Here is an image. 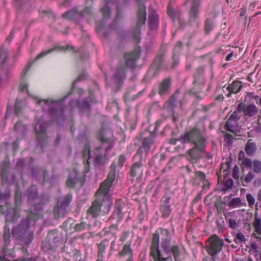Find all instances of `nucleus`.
I'll return each instance as SVG.
<instances>
[{
  "instance_id": "f257e3e1",
  "label": "nucleus",
  "mask_w": 261,
  "mask_h": 261,
  "mask_svg": "<svg viewBox=\"0 0 261 261\" xmlns=\"http://www.w3.org/2000/svg\"><path fill=\"white\" fill-rule=\"evenodd\" d=\"M162 236L161 247L163 251L168 256L164 257L161 250L159 249V234L158 232L153 233L150 254L154 261H172L173 255L175 261H181V250L178 244L173 243L171 244L172 236L174 234V229L171 232L165 228H160Z\"/></svg>"
},
{
  "instance_id": "f03ea898",
  "label": "nucleus",
  "mask_w": 261,
  "mask_h": 261,
  "mask_svg": "<svg viewBox=\"0 0 261 261\" xmlns=\"http://www.w3.org/2000/svg\"><path fill=\"white\" fill-rule=\"evenodd\" d=\"M177 141L180 142L184 145L190 143L193 145L192 147L187 151L190 159H199L200 154L204 151L206 141L204 137V134L197 126L193 127L185 131L178 139H171L170 144L175 145Z\"/></svg>"
},
{
  "instance_id": "7ed1b4c3",
  "label": "nucleus",
  "mask_w": 261,
  "mask_h": 261,
  "mask_svg": "<svg viewBox=\"0 0 261 261\" xmlns=\"http://www.w3.org/2000/svg\"><path fill=\"white\" fill-rule=\"evenodd\" d=\"M141 50L136 48L130 52H125L119 60L112 79L117 86L121 85L126 77V70H134L137 66V61L140 58Z\"/></svg>"
},
{
  "instance_id": "20e7f679",
  "label": "nucleus",
  "mask_w": 261,
  "mask_h": 261,
  "mask_svg": "<svg viewBox=\"0 0 261 261\" xmlns=\"http://www.w3.org/2000/svg\"><path fill=\"white\" fill-rule=\"evenodd\" d=\"M12 234L16 239L20 240L28 245L34 239V230L31 227V218L28 216L12 230Z\"/></svg>"
},
{
  "instance_id": "39448f33",
  "label": "nucleus",
  "mask_w": 261,
  "mask_h": 261,
  "mask_svg": "<svg viewBox=\"0 0 261 261\" xmlns=\"http://www.w3.org/2000/svg\"><path fill=\"white\" fill-rule=\"evenodd\" d=\"M101 144L96 148L94 153L96 156L94 163L97 165H102L107 164L109 160V153L114 147V142L109 139L101 137Z\"/></svg>"
},
{
  "instance_id": "423d86ee",
  "label": "nucleus",
  "mask_w": 261,
  "mask_h": 261,
  "mask_svg": "<svg viewBox=\"0 0 261 261\" xmlns=\"http://www.w3.org/2000/svg\"><path fill=\"white\" fill-rule=\"evenodd\" d=\"M63 242L62 233L57 229L48 232L45 240L42 243V248L45 251H55Z\"/></svg>"
},
{
  "instance_id": "0eeeda50",
  "label": "nucleus",
  "mask_w": 261,
  "mask_h": 261,
  "mask_svg": "<svg viewBox=\"0 0 261 261\" xmlns=\"http://www.w3.org/2000/svg\"><path fill=\"white\" fill-rule=\"evenodd\" d=\"M116 164L113 162L110 166V170L107 178L101 183L99 189L96 192V197H103L106 195L112 197V194H110V191L112 184L116 178Z\"/></svg>"
},
{
  "instance_id": "6e6552de",
  "label": "nucleus",
  "mask_w": 261,
  "mask_h": 261,
  "mask_svg": "<svg viewBox=\"0 0 261 261\" xmlns=\"http://www.w3.org/2000/svg\"><path fill=\"white\" fill-rule=\"evenodd\" d=\"M146 21V8L143 3L138 1V9L137 11V21L135 28L132 31L133 39L139 43L141 39V29L145 26Z\"/></svg>"
},
{
  "instance_id": "1a4fd4ad",
  "label": "nucleus",
  "mask_w": 261,
  "mask_h": 261,
  "mask_svg": "<svg viewBox=\"0 0 261 261\" xmlns=\"http://www.w3.org/2000/svg\"><path fill=\"white\" fill-rule=\"evenodd\" d=\"M72 199V195L71 193L67 194L58 203L57 208H54V215L55 219L58 220L60 218H63L70 210L69 204Z\"/></svg>"
},
{
  "instance_id": "9d476101",
  "label": "nucleus",
  "mask_w": 261,
  "mask_h": 261,
  "mask_svg": "<svg viewBox=\"0 0 261 261\" xmlns=\"http://www.w3.org/2000/svg\"><path fill=\"white\" fill-rule=\"evenodd\" d=\"M242 103L237 106V110L234 111L229 117L226 122V129L236 134L239 132V125L238 121L241 118Z\"/></svg>"
},
{
  "instance_id": "9b49d317",
  "label": "nucleus",
  "mask_w": 261,
  "mask_h": 261,
  "mask_svg": "<svg viewBox=\"0 0 261 261\" xmlns=\"http://www.w3.org/2000/svg\"><path fill=\"white\" fill-rule=\"evenodd\" d=\"M209 244L205 246L207 253L211 256L217 254L222 250L224 241L220 239L216 234L211 236L208 240Z\"/></svg>"
},
{
  "instance_id": "f8f14e48",
  "label": "nucleus",
  "mask_w": 261,
  "mask_h": 261,
  "mask_svg": "<svg viewBox=\"0 0 261 261\" xmlns=\"http://www.w3.org/2000/svg\"><path fill=\"white\" fill-rule=\"evenodd\" d=\"M43 102L46 106H48V109L51 115L53 117H58L62 116L64 112V108L62 106V100H39L37 103L41 104Z\"/></svg>"
},
{
  "instance_id": "ddd939ff",
  "label": "nucleus",
  "mask_w": 261,
  "mask_h": 261,
  "mask_svg": "<svg viewBox=\"0 0 261 261\" xmlns=\"http://www.w3.org/2000/svg\"><path fill=\"white\" fill-rule=\"evenodd\" d=\"M155 134L150 133V135L148 137H144L142 139L141 144L137 150L134 158H138V159L142 160L143 152H145L147 155L150 150L151 146L154 142Z\"/></svg>"
},
{
  "instance_id": "4468645a",
  "label": "nucleus",
  "mask_w": 261,
  "mask_h": 261,
  "mask_svg": "<svg viewBox=\"0 0 261 261\" xmlns=\"http://www.w3.org/2000/svg\"><path fill=\"white\" fill-rule=\"evenodd\" d=\"M20 195L17 193L15 196V207H10L7 210V222H15L20 217Z\"/></svg>"
},
{
  "instance_id": "2eb2a0df",
  "label": "nucleus",
  "mask_w": 261,
  "mask_h": 261,
  "mask_svg": "<svg viewBox=\"0 0 261 261\" xmlns=\"http://www.w3.org/2000/svg\"><path fill=\"white\" fill-rule=\"evenodd\" d=\"M84 179L83 174L79 172L76 169H73L69 172L66 184L68 188H74L75 186L79 183L82 185Z\"/></svg>"
},
{
  "instance_id": "dca6fc26",
  "label": "nucleus",
  "mask_w": 261,
  "mask_h": 261,
  "mask_svg": "<svg viewBox=\"0 0 261 261\" xmlns=\"http://www.w3.org/2000/svg\"><path fill=\"white\" fill-rule=\"evenodd\" d=\"M200 5L197 0H193L192 4L189 11V23L194 26L198 27L199 25L198 13L199 11Z\"/></svg>"
},
{
  "instance_id": "f3484780",
  "label": "nucleus",
  "mask_w": 261,
  "mask_h": 261,
  "mask_svg": "<svg viewBox=\"0 0 261 261\" xmlns=\"http://www.w3.org/2000/svg\"><path fill=\"white\" fill-rule=\"evenodd\" d=\"M36 131V139L38 141V145L43 148L46 143L47 136L46 133V126L45 123L37 124L35 126Z\"/></svg>"
},
{
  "instance_id": "a211bd4d",
  "label": "nucleus",
  "mask_w": 261,
  "mask_h": 261,
  "mask_svg": "<svg viewBox=\"0 0 261 261\" xmlns=\"http://www.w3.org/2000/svg\"><path fill=\"white\" fill-rule=\"evenodd\" d=\"M10 228L6 225L4 227V234H3V239L4 241V247L3 249V253L4 254V256H0V261H15L14 259L11 260L10 258L7 257L8 255V246H9L10 243Z\"/></svg>"
},
{
  "instance_id": "6ab92c4d",
  "label": "nucleus",
  "mask_w": 261,
  "mask_h": 261,
  "mask_svg": "<svg viewBox=\"0 0 261 261\" xmlns=\"http://www.w3.org/2000/svg\"><path fill=\"white\" fill-rule=\"evenodd\" d=\"M165 54V50H161L154 59L149 70V72H152V75H156L161 69L164 60Z\"/></svg>"
},
{
  "instance_id": "aec40b11",
  "label": "nucleus",
  "mask_w": 261,
  "mask_h": 261,
  "mask_svg": "<svg viewBox=\"0 0 261 261\" xmlns=\"http://www.w3.org/2000/svg\"><path fill=\"white\" fill-rule=\"evenodd\" d=\"M96 197L97 199H98L99 200V204L100 205L101 211H102L104 214L109 213L113 205L112 197L106 195L103 197Z\"/></svg>"
},
{
  "instance_id": "412c9836",
  "label": "nucleus",
  "mask_w": 261,
  "mask_h": 261,
  "mask_svg": "<svg viewBox=\"0 0 261 261\" xmlns=\"http://www.w3.org/2000/svg\"><path fill=\"white\" fill-rule=\"evenodd\" d=\"M171 79L169 77L164 79L159 86L158 93L160 96L168 95L171 88Z\"/></svg>"
},
{
  "instance_id": "4be33fe9",
  "label": "nucleus",
  "mask_w": 261,
  "mask_h": 261,
  "mask_svg": "<svg viewBox=\"0 0 261 261\" xmlns=\"http://www.w3.org/2000/svg\"><path fill=\"white\" fill-rule=\"evenodd\" d=\"M204 68L202 66L199 67L196 69V72L194 74V84L195 87H200L201 88L204 84Z\"/></svg>"
},
{
  "instance_id": "5701e85b",
  "label": "nucleus",
  "mask_w": 261,
  "mask_h": 261,
  "mask_svg": "<svg viewBox=\"0 0 261 261\" xmlns=\"http://www.w3.org/2000/svg\"><path fill=\"white\" fill-rule=\"evenodd\" d=\"M243 111L245 116L253 117L258 112V108L254 104L242 106L241 111Z\"/></svg>"
},
{
  "instance_id": "b1692460",
  "label": "nucleus",
  "mask_w": 261,
  "mask_h": 261,
  "mask_svg": "<svg viewBox=\"0 0 261 261\" xmlns=\"http://www.w3.org/2000/svg\"><path fill=\"white\" fill-rule=\"evenodd\" d=\"M99 201V199L96 198V199L93 201L91 206L87 211V214L88 215H91L93 218L97 217L101 211Z\"/></svg>"
},
{
  "instance_id": "393cba45",
  "label": "nucleus",
  "mask_w": 261,
  "mask_h": 261,
  "mask_svg": "<svg viewBox=\"0 0 261 261\" xmlns=\"http://www.w3.org/2000/svg\"><path fill=\"white\" fill-rule=\"evenodd\" d=\"M120 257H124L127 256L126 261H133V253L130 248V243L127 242L123 247L122 251H120L118 254Z\"/></svg>"
},
{
  "instance_id": "a878e982",
  "label": "nucleus",
  "mask_w": 261,
  "mask_h": 261,
  "mask_svg": "<svg viewBox=\"0 0 261 261\" xmlns=\"http://www.w3.org/2000/svg\"><path fill=\"white\" fill-rule=\"evenodd\" d=\"M142 160L139 159V160L134 163L130 170V175L132 177H135L138 175L139 177H141L143 174V170L141 168L142 166Z\"/></svg>"
},
{
  "instance_id": "bb28decb",
  "label": "nucleus",
  "mask_w": 261,
  "mask_h": 261,
  "mask_svg": "<svg viewBox=\"0 0 261 261\" xmlns=\"http://www.w3.org/2000/svg\"><path fill=\"white\" fill-rule=\"evenodd\" d=\"M82 11H80L77 9L74 8L70 11H66L62 14L63 18L68 20H75L82 16Z\"/></svg>"
},
{
  "instance_id": "cd10ccee",
  "label": "nucleus",
  "mask_w": 261,
  "mask_h": 261,
  "mask_svg": "<svg viewBox=\"0 0 261 261\" xmlns=\"http://www.w3.org/2000/svg\"><path fill=\"white\" fill-rule=\"evenodd\" d=\"M109 243V240L108 238H106L102 240L98 245V259L97 261L102 260L103 257V254L106 252V248L108 247Z\"/></svg>"
},
{
  "instance_id": "c85d7f7f",
  "label": "nucleus",
  "mask_w": 261,
  "mask_h": 261,
  "mask_svg": "<svg viewBox=\"0 0 261 261\" xmlns=\"http://www.w3.org/2000/svg\"><path fill=\"white\" fill-rule=\"evenodd\" d=\"M177 93H175L172 95L168 101L164 105V109L169 112L171 114V111L177 106Z\"/></svg>"
},
{
  "instance_id": "c756f323",
  "label": "nucleus",
  "mask_w": 261,
  "mask_h": 261,
  "mask_svg": "<svg viewBox=\"0 0 261 261\" xmlns=\"http://www.w3.org/2000/svg\"><path fill=\"white\" fill-rule=\"evenodd\" d=\"M242 88V86L240 82L237 81L233 82L231 85H229L227 87V89L229 91L227 96L228 97H230L231 93L237 94L239 92H240Z\"/></svg>"
},
{
  "instance_id": "7c9ffc66",
  "label": "nucleus",
  "mask_w": 261,
  "mask_h": 261,
  "mask_svg": "<svg viewBox=\"0 0 261 261\" xmlns=\"http://www.w3.org/2000/svg\"><path fill=\"white\" fill-rule=\"evenodd\" d=\"M125 206V203L122 199H117L115 202L114 214H117L118 219H121L123 215V208Z\"/></svg>"
},
{
  "instance_id": "2f4dec72",
  "label": "nucleus",
  "mask_w": 261,
  "mask_h": 261,
  "mask_svg": "<svg viewBox=\"0 0 261 261\" xmlns=\"http://www.w3.org/2000/svg\"><path fill=\"white\" fill-rule=\"evenodd\" d=\"M256 149V143L253 142L252 139H249L245 147V151L246 153L249 156H252L255 154Z\"/></svg>"
},
{
  "instance_id": "473e14b6",
  "label": "nucleus",
  "mask_w": 261,
  "mask_h": 261,
  "mask_svg": "<svg viewBox=\"0 0 261 261\" xmlns=\"http://www.w3.org/2000/svg\"><path fill=\"white\" fill-rule=\"evenodd\" d=\"M28 200L33 201L38 198L37 188L35 185H32L27 191Z\"/></svg>"
},
{
  "instance_id": "72a5a7b5",
  "label": "nucleus",
  "mask_w": 261,
  "mask_h": 261,
  "mask_svg": "<svg viewBox=\"0 0 261 261\" xmlns=\"http://www.w3.org/2000/svg\"><path fill=\"white\" fill-rule=\"evenodd\" d=\"M149 25L151 29L154 30L158 26V16L155 12H152L148 15Z\"/></svg>"
},
{
  "instance_id": "f704fd0d",
  "label": "nucleus",
  "mask_w": 261,
  "mask_h": 261,
  "mask_svg": "<svg viewBox=\"0 0 261 261\" xmlns=\"http://www.w3.org/2000/svg\"><path fill=\"white\" fill-rule=\"evenodd\" d=\"M69 48L71 49H74L72 46H67L66 47V49H69ZM56 50H65V48L64 46H62V47L57 46V47H55L53 48L49 49L47 50L42 51L36 57V60H38L39 59H41V58L44 57V56H45L46 55H47V54L51 53L53 51Z\"/></svg>"
},
{
  "instance_id": "c9c22d12",
  "label": "nucleus",
  "mask_w": 261,
  "mask_h": 261,
  "mask_svg": "<svg viewBox=\"0 0 261 261\" xmlns=\"http://www.w3.org/2000/svg\"><path fill=\"white\" fill-rule=\"evenodd\" d=\"M182 46V43L181 42L179 41L178 42L174 47V51H173V63L172 64V68H174L176 65L178 63L179 60H178V57L177 55H176V53H178L179 51L180 50Z\"/></svg>"
},
{
  "instance_id": "e433bc0d",
  "label": "nucleus",
  "mask_w": 261,
  "mask_h": 261,
  "mask_svg": "<svg viewBox=\"0 0 261 261\" xmlns=\"http://www.w3.org/2000/svg\"><path fill=\"white\" fill-rule=\"evenodd\" d=\"M9 54L7 49L0 48V67L6 65L9 58Z\"/></svg>"
},
{
  "instance_id": "4c0bfd02",
  "label": "nucleus",
  "mask_w": 261,
  "mask_h": 261,
  "mask_svg": "<svg viewBox=\"0 0 261 261\" xmlns=\"http://www.w3.org/2000/svg\"><path fill=\"white\" fill-rule=\"evenodd\" d=\"M90 109L91 107L87 98H84L82 101H80L79 109L81 113L89 112Z\"/></svg>"
},
{
  "instance_id": "58836bf2",
  "label": "nucleus",
  "mask_w": 261,
  "mask_h": 261,
  "mask_svg": "<svg viewBox=\"0 0 261 261\" xmlns=\"http://www.w3.org/2000/svg\"><path fill=\"white\" fill-rule=\"evenodd\" d=\"M14 2L16 7L26 11H29L31 7L30 0H14Z\"/></svg>"
},
{
  "instance_id": "ea45409f",
  "label": "nucleus",
  "mask_w": 261,
  "mask_h": 261,
  "mask_svg": "<svg viewBox=\"0 0 261 261\" xmlns=\"http://www.w3.org/2000/svg\"><path fill=\"white\" fill-rule=\"evenodd\" d=\"M43 205L41 203H37L32 206L30 208L31 213L29 215L31 219L32 215H39L42 212Z\"/></svg>"
},
{
  "instance_id": "a19ab883",
  "label": "nucleus",
  "mask_w": 261,
  "mask_h": 261,
  "mask_svg": "<svg viewBox=\"0 0 261 261\" xmlns=\"http://www.w3.org/2000/svg\"><path fill=\"white\" fill-rule=\"evenodd\" d=\"M200 131L201 132H202L204 134V137L205 139V141H206V142H205V147H204V151L203 152H202L200 154V158L197 160H196V159H190L192 161H194L195 162H198L199 161L202 157H203V155H204L207 159H212L213 158V155L210 153H208L206 151V146L207 144V139H206V133L204 130V129H200Z\"/></svg>"
},
{
  "instance_id": "79ce46f5",
  "label": "nucleus",
  "mask_w": 261,
  "mask_h": 261,
  "mask_svg": "<svg viewBox=\"0 0 261 261\" xmlns=\"http://www.w3.org/2000/svg\"><path fill=\"white\" fill-rule=\"evenodd\" d=\"M172 210L171 206L160 205V211L162 213V217L164 218H168L170 216Z\"/></svg>"
},
{
  "instance_id": "37998d69",
  "label": "nucleus",
  "mask_w": 261,
  "mask_h": 261,
  "mask_svg": "<svg viewBox=\"0 0 261 261\" xmlns=\"http://www.w3.org/2000/svg\"><path fill=\"white\" fill-rule=\"evenodd\" d=\"M111 1L105 0V6L100 10L104 18H108L110 16L111 10L108 5Z\"/></svg>"
},
{
  "instance_id": "c03bdc74",
  "label": "nucleus",
  "mask_w": 261,
  "mask_h": 261,
  "mask_svg": "<svg viewBox=\"0 0 261 261\" xmlns=\"http://www.w3.org/2000/svg\"><path fill=\"white\" fill-rule=\"evenodd\" d=\"M10 77V73L8 71L0 75V88L5 87L7 85Z\"/></svg>"
},
{
  "instance_id": "a18cd8bd",
  "label": "nucleus",
  "mask_w": 261,
  "mask_h": 261,
  "mask_svg": "<svg viewBox=\"0 0 261 261\" xmlns=\"http://www.w3.org/2000/svg\"><path fill=\"white\" fill-rule=\"evenodd\" d=\"M228 205L229 207L231 208H236L242 206L243 203H242L241 199L240 198L237 197L232 199L228 202Z\"/></svg>"
},
{
  "instance_id": "49530a36",
  "label": "nucleus",
  "mask_w": 261,
  "mask_h": 261,
  "mask_svg": "<svg viewBox=\"0 0 261 261\" xmlns=\"http://www.w3.org/2000/svg\"><path fill=\"white\" fill-rule=\"evenodd\" d=\"M233 185V180L231 178H228L226 180L222 187L221 191L224 192L229 191L232 189Z\"/></svg>"
},
{
  "instance_id": "de8ad7c7",
  "label": "nucleus",
  "mask_w": 261,
  "mask_h": 261,
  "mask_svg": "<svg viewBox=\"0 0 261 261\" xmlns=\"http://www.w3.org/2000/svg\"><path fill=\"white\" fill-rule=\"evenodd\" d=\"M74 220L71 218H68L63 224L60 226L65 231H67L69 229H71L73 224Z\"/></svg>"
},
{
  "instance_id": "09e8293b",
  "label": "nucleus",
  "mask_w": 261,
  "mask_h": 261,
  "mask_svg": "<svg viewBox=\"0 0 261 261\" xmlns=\"http://www.w3.org/2000/svg\"><path fill=\"white\" fill-rule=\"evenodd\" d=\"M253 225L255 229V231L258 234H261V219L256 214L254 215V222Z\"/></svg>"
},
{
  "instance_id": "8fccbe9b",
  "label": "nucleus",
  "mask_w": 261,
  "mask_h": 261,
  "mask_svg": "<svg viewBox=\"0 0 261 261\" xmlns=\"http://www.w3.org/2000/svg\"><path fill=\"white\" fill-rule=\"evenodd\" d=\"M118 229V226L116 225H112L108 228V230L106 231V234L110 236L109 238H113V237L116 236V232Z\"/></svg>"
},
{
  "instance_id": "3c124183",
  "label": "nucleus",
  "mask_w": 261,
  "mask_h": 261,
  "mask_svg": "<svg viewBox=\"0 0 261 261\" xmlns=\"http://www.w3.org/2000/svg\"><path fill=\"white\" fill-rule=\"evenodd\" d=\"M198 178L200 180L203 181L205 179V174L201 171H196L194 173V176L192 177L193 178V183L194 184L199 185V183L197 182L196 178Z\"/></svg>"
},
{
  "instance_id": "603ef678",
  "label": "nucleus",
  "mask_w": 261,
  "mask_h": 261,
  "mask_svg": "<svg viewBox=\"0 0 261 261\" xmlns=\"http://www.w3.org/2000/svg\"><path fill=\"white\" fill-rule=\"evenodd\" d=\"M22 102L20 100L17 99L15 101L14 107V113L17 116H18L22 111Z\"/></svg>"
},
{
  "instance_id": "864d4df0",
  "label": "nucleus",
  "mask_w": 261,
  "mask_h": 261,
  "mask_svg": "<svg viewBox=\"0 0 261 261\" xmlns=\"http://www.w3.org/2000/svg\"><path fill=\"white\" fill-rule=\"evenodd\" d=\"M252 160L250 159L245 158H244L242 162L241 163V167L243 168V171L244 170V168H251L252 167Z\"/></svg>"
},
{
  "instance_id": "5fc2aeb1",
  "label": "nucleus",
  "mask_w": 261,
  "mask_h": 261,
  "mask_svg": "<svg viewBox=\"0 0 261 261\" xmlns=\"http://www.w3.org/2000/svg\"><path fill=\"white\" fill-rule=\"evenodd\" d=\"M87 226L88 224L86 222H82L75 224L74 226V230L75 232H79L84 230Z\"/></svg>"
},
{
  "instance_id": "6e6d98bb",
  "label": "nucleus",
  "mask_w": 261,
  "mask_h": 261,
  "mask_svg": "<svg viewBox=\"0 0 261 261\" xmlns=\"http://www.w3.org/2000/svg\"><path fill=\"white\" fill-rule=\"evenodd\" d=\"M41 168L33 167L32 169V173L33 176L36 179H41Z\"/></svg>"
},
{
  "instance_id": "4d7b16f0",
  "label": "nucleus",
  "mask_w": 261,
  "mask_h": 261,
  "mask_svg": "<svg viewBox=\"0 0 261 261\" xmlns=\"http://www.w3.org/2000/svg\"><path fill=\"white\" fill-rule=\"evenodd\" d=\"M108 239L109 240V241H111V251H113L117 250L118 249V246L116 244L117 237H113V238H109Z\"/></svg>"
},
{
  "instance_id": "13d9d810",
  "label": "nucleus",
  "mask_w": 261,
  "mask_h": 261,
  "mask_svg": "<svg viewBox=\"0 0 261 261\" xmlns=\"http://www.w3.org/2000/svg\"><path fill=\"white\" fill-rule=\"evenodd\" d=\"M253 170L256 173L261 172V162L258 160H254L253 162Z\"/></svg>"
},
{
  "instance_id": "bf43d9fd",
  "label": "nucleus",
  "mask_w": 261,
  "mask_h": 261,
  "mask_svg": "<svg viewBox=\"0 0 261 261\" xmlns=\"http://www.w3.org/2000/svg\"><path fill=\"white\" fill-rule=\"evenodd\" d=\"M171 197L167 194H165L162 198V204L161 205L171 206L170 204Z\"/></svg>"
},
{
  "instance_id": "052dcab7",
  "label": "nucleus",
  "mask_w": 261,
  "mask_h": 261,
  "mask_svg": "<svg viewBox=\"0 0 261 261\" xmlns=\"http://www.w3.org/2000/svg\"><path fill=\"white\" fill-rule=\"evenodd\" d=\"M234 241L237 244H241L243 242H245V236L242 233H238L236 234Z\"/></svg>"
},
{
  "instance_id": "680f3d73",
  "label": "nucleus",
  "mask_w": 261,
  "mask_h": 261,
  "mask_svg": "<svg viewBox=\"0 0 261 261\" xmlns=\"http://www.w3.org/2000/svg\"><path fill=\"white\" fill-rule=\"evenodd\" d=\"M213 22L209 19H206L205 23V31L206 33H208L213 29Z\"/></svg>"
},
{
  "instance_id": "e2e57ef3",
  "label": "nucleus",
  "mask_w": 261,
  "mask_h": 261,
  "mask_svg": "<svg viewBox=\"0 0 261 261\" xmlns=\"http://www.w3.org/2000/svg\"><path fill=\"white\" fill-rule=\"evenodd\" d=\"M216 224L219 231L222 230L225 227V223L223 218H220L217 220L216 221Z\"/></svg>"
},
{
  "instance_id": "0e129e2a",
  "label": "nucleus",
  "mask_w": 261,
  "mask_h": 261,
  "mask_svg": "<svg viewBox=\"0 0 261 261\" xmlns=\"http://www.w3.org/2000/svg\"><path fill=\"white\" fill-rule=\"evenodd\" d=\"M9 171L6 168L4 169L1 172L2 182L5 183L8 179Z\"/></svg>"
},
{
  "instance_id": "69168bd1",
  "label": "nucleus",
  "mask_w": 261,
  "mask_h": 261,
  "mask_svg": "<svg viewBox=\"0 0 261 261\" xmlns=\"http://www.w3.org/2000/svg\"><path fill=\"white\" fill-rule=\"evenodd\" d=\"M246 199L248 202L249 206L250 207H252V206L255 203V198L252 196V195L251 194L248 193L246 195Z\"/></svg>"
},
{
  "instance_id": "338daca9",
  "label": "nucleus",
  "mask_w": 261,
  "mask_h": 261,
  "mask_svg": "<svg viewBox=\"0 0 261 261\" xmlns=\"http://www.w3.org/2000/svg\"><path fill=\"white\" fill-rule=\"evenodd\" d=\"M239 168L238 165H236L233 168L232 177L233 178L238 179L239 178Z\"/></svg>"
},
{
  "instance_id": "774afa93",
  "label": "nucleus",
  "mask_w": 261,
  "mask_h": 261,
  "mask_svg": "<svg viewBox=\"0 0 261 261\" xmlns=\"http://www.w3.org/2000/svg\"><path fill=\"white\" fill-rule=\"evenodd\" d=\"M254 177V174L252 172L250 171L245 177L244 180L247 184L250 183Z\"/></svg>"
}]
</instances>
